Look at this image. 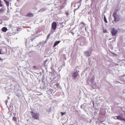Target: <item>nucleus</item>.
I'll return each mask as SVG.
<instances>
[{"label":"nucleus","mask_w":125,"mask_h":125,"mask_svg":"<svg viewBox=\"0 0 125 125\" xmlns=\"http://www.w3.org/2000/svg\"><path fill=\"white\" fill-rule=\"evenodd\" d=\"M35 40V38H30L28 39V40L25 39V45H28L29 43H31V45L32 46H37V47H40V46H39V45L38 44V43L36 42V41H34ZM34 42V43L33 44H32V43Z\"/></svg>","instance_id":"nucleus-1"},{"label":"nucleus","mask_w":125,"mask_h":125,"mask_svg":"<svg viewBox=\"0 0 125 125\" xmlns=\"http://www.w3.org/2000/svg\"><path fill=\"white\" fill-rule=\"evenodd\" d=\"M117 10L114 11V12L113 13L112 16L114 18V22H119L120 21V15H118Z\"/></svg>","instance_id":"nucleus-2"},{"label":"nucleus","mask_w":125,"mask_h":125,"mask_svg":"<svg viewBox=\"0 0 125 125\" xmlns=\"http://www.w3.org/2000/svg\"><path fill=\"white\" fill-rule=\"evenodd\" d=\"M80 72V71L77 70L76 72H73L72 75V79L73 80H76L77 78H78V76H79V73Z\"/></svg>","instance_id":"nucleus-3"},{"label":"nucleus","mask_w":125,"mask_h":125,"mask_svg":"<svg viewBox=\"0 0 125 125\" xmlns=\"http://www.w3.org/2000/svg\"><path fill=\"white\" fill-rule=\"evenodd\" d=\"M31 115L33 119H35V120H39V115H38L37 114L34 112H31Z\"/></svg>","instance_id":"nucleus-4"},{"label":"nucleus","mask_w":125,"mask_h":125,"mask_svg":"<svg viewBox=\"0 0 125 125\" xmlns=\"http://www.w3.org/2000/svg\"><path fill=\"white\" fill-rule=\"evenodd\" d=\"M51 28L54 31H55L56 30V28H57V24L56 23V22L54 21L52 23Z\"/></svg>","instance_id":"nucleus-5"},{"label":"nucleus","mask_w":125,"mask_h":125,"mask_svg":"<svg viewBox=\"0 0 125 125\" xmlns=\"http://www.w3.org/2000/svg\"><path fill=\"white\" fill-rule=\"evenodd\" d=\"M87 83L89 85H91L92 83L94 82V77H93L92 78H90L89 80H87Z\"/></svg>","instance_id":"nucleus-6"},{"label":"nucleus","mask_w":125,"mask_h":125,"mask_svg":"<svg viewBox=\"0 0 125 125\" xmlns=\"http://www.w3.org/2000/svg\"><path fill=\"white\" fill-rule=\"evenodd\" d=\"M111 34L112 36H116L118 34V30L115 28H113L111 30Z\"/></svg>","instance_id":"nucleus-7"},{"label":"nucleus","mask_w":125,"mask_h":125,"mask_svg":"<svg viewBox=\"0 0 125 125\" xmlns=\"http://www.w3.org/2000/svg\"><path fill=\"white\" fill-rule=\"evenodd\" d=\"M116 118L117 119V120H119V121H124L125 120V118H124V117H123L122 116H116Z\"/></svg>","instance_id":"nucleus-8"},{"label":"nucleus","mask_w":125,"mask_h":125,"mask_svg":"<svg viewBox=\"0 0 125 125\" xmlns=\"http://www.w3.org/2000/svg\"><path fill=\"white\" fill-rule=\"evenodd\" d=\"M60 42H61V41H55L53 45V47H55V46H56V45H58V44H59Z\"/></svg>","instance_id":"nucleus-9"},{"label":"nucleus","mask_w":125,"mask_h":125,"mask_svg":"<svg viewBox=\"0 0 125 125\" xmlns=\"http://www.w3.org/2000/svg\"><path fill=\"white\" fill-rule=\"evenodd\" d=\"M26 17H34V14L28 13L26 14Z\"/></svg>","instance_id":"nucleus-10"},{"label":"nucleus","mask_w":125,"mask_h":125,"mask_svg":"<svg viewBox=\"0 0 125 125\" xmlns=\"http://www.w3.org/2000/svg\"><path fill=\"white\" fill-rule=\"evenodd\" d=\"M48 64V60H46L43 62V65H44V67H47Z\"/></svg>","instance_id":"nucleus-11"},{"label":"nucleus","mask_w":125,"mask_h":125,"mask_svg":"<svg viewBox=\"0 0 125 125\" xmlns=\"http://www.w3.org/2000/svg\"><path fill=\"white\" fill-rule=\"evenodd\" d=\"M7 28L6 27H3L1 29L2 32H4V33H5L7 31Z\"/></svg>","instance_id":"nucleus-12"},{"label":"nucleus","mask_w":125,"mask_h":125,"mask_svg":"<svg viewBox=\"0 0 125 125\" xmlns=\"http://www.w3.org/2000/svg\"><path fill=\"white\" fill-rule=\"evenodd\" d=\"M84 54L87 57H88V56H90V52H89V51H86L84 53Z\"/></svg>","instance_id":"nucleus-13"},{"label":"nucleus","mask_w":125,"mask_h":125,"mask_svg":"<svg viewBox=\"0 0 125 125\" xmlns=\"http://www.w3.org/2000/svg\"><path fill=\"white\" fill-rule=\"evenodd\" d=\"M66 4H67V2H64L62 3V5L61 6V8H64V7H65V6L66 5Z\"/></svg>","instance_id":"nucleus-14"},{"label":"nucleus","mask_w":125,"mask_h":125,"mask_svg":"<svg viewBox=\"0 0 125 125\" xmlns=\"http://www.w3.org/2000/svg\"><path fill=\"white\" fill-rule=\"evenodd\" d=\"M4 2H5L6 5H7V7L9 6V2L6 0H4Z\"/></svg>","instance_id":"nucleus-15"},{"label":"nucleus","mask_w":125,"mask_h":125,"mask_svg":"<svg viewBox=\"0 0 125 125\" xmlns=\"http://www.w3.org/2000/svg\"><path fill=\"white\" fill-rule=\"evenodd\" d=\"M55 86H56L57 88H60V84L59 83H56L55 84Z\"/></svg>","instance_id":"nucleus-16"},{"label":"nucleus","mask_w":125,"mask_h":125,"mask_svg":"<svg viewBox=\"0 0 125 125\" xmlns=\"http://www.w3.org/2000/svg\"><path fill=\"white\" fill-rule=\"evenodd\" d=\"M81 24H83V26L81 27V30H83V28H84V25H85V23L84 22H81Z\"/></svg>","instance_id":"nucleus-17"},{"label":"nucleus","mask_w":125,"mask_h":125,"mask_svg":"<svg viewBox=\"0 0 125 125\" xmlns=\"http://www.w3.org/2000/svg\"><path fill=\"white\" fill-rule=\"evenodd\" d=\"M104 20L105 23H108V21H107V19L106 18V16H104Z\"/></svg>","instance_id":"nucleus-18"},{"label":"nucleus","mask_w":125,"mask_h":125,"mask_svg":"<svg viewBox=\"0 0 125 125\" xmlns=\"http://www.w3.org/2000/svg\"><path fill=\"white\" fill-rule=\"evenodd\" d=\"M44 11H45V9L42 8L39 11V12H43Z\"/></svg>","instance_id":"nucleus-19"},{"label":"nucleus","mask_w":125,"mask_h":125,"mask_svg":"<svg viewBox=\"0 0 125 125\" xmlns=\"http://www.w3.org/2000/svg\"><path fill=\"white\" fill-rule=\"evenodd\" d=\"M21 30L22 29L20 27H18L17 28V31H18V32H20Z\"/></svg>","instance_id":"nucleus-20"},{"label":"nucleus","mask_w":125,"mask_h":125,"mask_svg":"<svg viewBox=\"0 0 125 125\" xmlns=\"http://www.w3.org/2000/svg\"><path fill=\"white\" fill-rule=\"evenodd\" d=\"M13 121H14V122H16V121H17V118H16V117H13Z\"/></svg>","instance_id":"nucleus-21"},{"label":"nucleus","mask_w":125,"mask_h":125,"mask_svg":"<svg viewBox=\"0 0 125 125\" xmlns=\"http://www.w3.org/2000/svg\"><path fill=\"white\" fill-rule=\"evenodd\" d=\"M4 12V10L3 9V8H1L0 9V13L1 12V13H3Z\"/></svg>","instance_id":"nucleus-22"},{"label":"nucleus","mask_w":125,"mask_h":125,"mask_svg":"<svg viewBox=\"0 0 125 125\" xmlns=\"http://www.w3.org/2000/svg\"><path fill=\"white\" fill-rule=\"evenodd\" d=\"M61 114L62 115V116H64V115H65L66 114V112H61Z\"/></svg>","instance_id":"nucleus-23"},{"label":"nucleus","mask_w":125,"mask_h":125,"mask_svg":"<svg viewBox=\"0 0 125 125\" xmlns=\"http://www.w3.org/2000/svg\"><path fill=\"white\" fill-rule=\"evenodd\" d=\"M33 68H34V69H36V70H38V67H37V66L36 65H34L33 66Z\"/></svg>","instance_id":"nucleus-24"},{"label":"nucleus","mask_w":125,"mask_h":125,"mask_svg":"<svg viewBox=\"0 0 125 125\" xmlns=\"http://www.w3.org/2000/svg\"><path fill=\"white\" fill-rule=\"evenodd\" d=\"M65 14H66V16H69V13H68V12H65Z\"/></svg>","instance_id":"nucleus-25"},{"label":"nucleus","mask_w":125,"mask_h":125,"mask_svg":"<svg viewBox=\"0 0 125 125\" xmlns=\"http://www.w3.org/2000/svg\"><path fill=\"white\" fill-rule=\"evenodd\" d=\"M49 37H50V34H48L47 36V39H48V38H49Z\"/></svg>","instance_id":"nucleus-26"},{"label":"nucleus","mask_w":125,"mask_h":125,"mask_svg":"<svg viewBox=\"0 0 125 125\" xmlns=\"http://www.w3.org/2000/svg\"><path fill=\"white\" fill-rule=\"evenodd\" d=\"M8 102V100H6L5 101V103H6V104H7V102Z\"/></svg>","instance_id":"nucleus-27"},{"label":"nucleus","mask_w":125,"mask_h":125,"mask_svg":"<svg viewBox=\"0 0 125 125\" xmlns=\"http://www.w3.org/2000/svg\"><path fill=\"white\" fill-rule=\"evenodd\" d=\"M8 115H11V112L10 111L8 112Z\"/></svg>","instance_id":"nucleus-28"},{"label":"nucleus","mask_w":125,"mask_h":125,"mask_svg":"<svg viewBox=\"0 0 125 125\" xmlns=\"http://www.w3.org/2000/svg\"><path fill=\"white\" fill-rule=\"evenodd\" d=\"M0 7H2V4L1 3H0Z\"/></svg>","instance_id":"nucleus-29"},{"label":"nucleus","mask_w":125,"mask_h":125,"mask_svg":"<svg viewBox=\"0 0 125 125\" xmlns=\"http://www.w3.org/2000/svg\"><path fill=\"white\" fill-rule=\"evenodd\" d=\"M107 32V30H104V33H106Z\"/></svg>","instance_id":"nucleus-30"},{"label":"nucleus","mask_w":125,"mask_h":125,"mask_svg":"<svg viewBox=\"0 0 125 125\" xmlns=\"http://www.w3.org/2000/svg\"><path fill=\"white\" fill-rule=\"evenodd\" d=\"M77 9H75L74 10V13H75V12H76V10H77Z\"/></svg>","instance_id":"nucleus-31"},{"label":"nucleus","mask_w":125,"mask_h":125,"mask_svg":"<svg viewBox=\"0 0 125 125\" xmlns=\"http://www.w3.org/2000/svg\"><path fill=\"white\" fill-rule=\"evenodd\" d=\"M74 3V2H72V3H71V6H73V4Z\"/></svg>","instance_id":"nucleus-32"},{"label":"nucleus","mask_w":125,"mask_h":125,"mask_svg":"<svg viewBox=\"0 0 125 125\" xmlns=\"http://www.w3.org/2000/svg\"><path fill=\"white\" fill-rule=\"evenodd\" d=\"M0 54H1V50H0Z\"/></svg>","instance_id":"nucleus-33"},{"label":"nucleus","mask_w":125,"mask_h":125,"mask_svg":"<svg viewBox=\"0 0 125 125\" xmlns=\"http://www.w3.org/2000/svg\"><path fill=\"white\" fill-rule=\"evenodd\" d=\"M0 3H1V0H0Z\"/></svg>","instance_id":"nucleus-34"},{"label":"nucleus","mask_w":125,"mask_h":125,"mask_svg":"<svg viewBox=\"0 0 125 125\" xmlns=\"http://www.w3.org/2000/svg\"><path fill=\"white\" fill-rule=\"evenodd\" d=\"M0 60H1V58L0 57Z\"/></svg>","instance_id":"nucleus-35"},{"label":"nucleus","mask_w":125,"mask_h":125,"mask_svg":"<svg viewBox=\"0 0 125 125\" xmlns=\"http://www.w3.org/2000/svg\"><path fill=\"white\" fill-rule=\"evenodd\" d=\"M85 29L86 30V27H85Z\"/></svg>","instance_id":"nucleus-36"},{"label":"nucleus","mask_w":125,"mask_h":125,"mask_svg":"<svg viewBox=\"0 0 125 125\" xmlns=\"http://www.w3.org/2000/svg\"><path fill=\"white\" fill-rule=\"evenodd\" d=\"M8 99H9V97H8Z\"/></svg>","instance_id":"nucleus-37"},{"label":"nucleus","mask_w":125,"mask_h":125,"mask_svg":"<svg viewBox=\"0 0 125 125\" xmlns=\"http://www.w3.org/2000/svg\"><path fill=\"white\" fill-rule=\"evenodd\" d=\"M72 34H73V35H74V33H72Z\"/></svg>","instance_id":"nucleus-38"},{"label":"nucleus","mask_w":125,"mask_h":125,"mask_svg":"<svg viewBox=\"0 0 125 125\" xmlns=\"http://www.w3.org/2000/svg\"><path fill=\"white\" fill-rule=\"evenodd\" d=\"M64 51H66V50H64Z\"/></svg>","instance_id":"nucleus-39"},{"label":"nucleus","mask_w":125,"mask_h":125,"mask_svg":"<svg viewBox=\"0 0 125 125\" xmlns=\"http://www.w3.org/2000/svg\"><path fill=\"white\" fill-rule=\"evenodd\" d=\"M81 1H82V0H81Z\"/></svg>","instance_id":"nucleus-40"},{"label":"nucleus","mask_w":125,"mask_h":125,"mask_svg":"<svg viewBox=\"0 0 125 125\" xmlns=\"http://www.w3.org/2000/svg\"><path fill=\"white\" fill-rule=\"evenodd\" d=\"M0 24H1V23H0Z\"/></svg>","instance_id":"nucleus-41"}]
</instances>
